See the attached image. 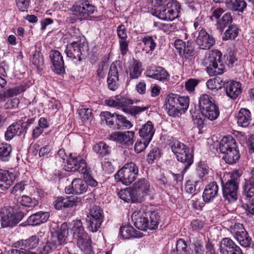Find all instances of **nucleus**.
<instances>
[{"label":"nucleus","mask_w":254,"mask_h":254,"mask_svg":"<svg viewBox=\"0 0 254 254\" xmlns=\"http://www.w3.org/2000/svg\"><path fill=\"white\" fill-rule=\"evenodd\" d=\"M159 218L156 212H145L143 210L135 211L131 216L135 227L141 230H146L147 228L150 230L157 228Z\"/></svg>","instance_id":"obj_1"},{"label":"nucleus","mask_w":254,"mask_h":254,"mask_svg":"<svg viewBox=\"0 0 254 254\" xmlns=\"http://www.w3.org/2000/svg\"><path fill=\"white\" fill-rule=\"evenodd\" d=\"M222 54L218 50L209 51L203 61L207 72L210 76L221 74L223 72L224 65L221 61Z\"/></svg>","instance_id":"obj_2"},{"label":"nucleus","mask_w":254,"mask_h":254,"mask_svg":"<svg viewBox=\"0 0 254 254\" xmlns=\"http://www.w3.org/2000/svg\"><path fill=\"white\" fill-rule=\"evenodd\" d=\"M114 98V99H109L106 100L105 101V104L112 107L117 108H122L124 112L129 114L131 115L135 116L147 109V108L145 107H127L128 105L133 104V102L131 100L123 97L120 95H117Z\"/></svg>","instance_id":"obj_3"},{"label":"nucleus","mask_w":254,"mask_h":254,"mask_svg":"<svg viewBox=\"0 0 254 254\" xmlns=\"http://www.w3.org/2000/svg\"><path fill=\"white\" fill-rule=\"evenodd\" d=\"M199 107L202 115L211 121L216 120L219 115V109L214 100L208 95L202 94L200 96Z\"/></svg>","instance_id":"obj_4"},{"label":"nucleus","mask_w":254,"mask_h":254,"mask_svg":"<svg viewBox=\"0 0 254 254\" xmlns=\"http://www.w3.org/2000/svg\"><path fill=\"white\" fill-rule=\"evenodd\" d=\"M138 174V168L132 162L127 163L118 171L115 175V179L125 185H130L136 178Z\"/></svg>","instance_id":"obj_5"},{"label":"nucleus","mask_w":254,"mask_h":254,"mask_svg":"<svg viewBox=\"0 0 254 254\" xmlns=\"http://www.w3.org/2000/svg\"><path fill=\"white\" fill-rule=\"evenodd\" d=\"M24 216V213L22 212H19L15 214L10 207L1 208L0 211L1 227L3 228L13 227L22 220Z\"/></svg>","instance_id":"obj_6"},{"label":"nucleus","mask_w":254,"mask_h":254,"mask_svg":"<svg viewBox=\"0 0 254 254\" xmlns=\"http://www.w3.org/2000/svg\"><path fill=\"white\" fill-rule=\"evenodd\" d=\"M103 219V212L101 207L96 205L92 206L86 218V222L89 223V229L92 232L97 231Z\"/></svg>","instance_id":"obj_7"},{"label":"nucleus","mask_w":254,"mask_h":254,"mask_svg":"<svg viewBox=\"0 0 254 254\" xmlns=\"http://www.w3.org/2000/svg\"><path fill=\"white\" fill-rule=\"evenodd\" d=\"M72 8L75 15L80 20L88 19L96 12L95 7L87 0H80L79 4L73 6Z\"/></svg>","instance_id":"obj_8"},{"label":"nucleus","mask_w":254,"mask_h":254,"mask_svg":"<svg viewBox=\"0 0 254 254\" xmlns=\"http://www.w3.org/2000/svg\"><path fill=\"white\" fill-rule=\"evenodd\" d=\"M180 6L176 2L169 1L166 7H162L158 13L159 18L164 20L172 21L178 17Z\"/></svg>","instance_id":"obj_9"},{"label":"nucleus","mask_w":254,"mask_h":254,"mask_svg":"<svg viewBox=\"0 0 254 254\" xmlns=\"http://www.w3.org/2000/svg\"><path fill=\"white\" fill-rule=\"evenodd\" d=\"M66 168L68 171H78L81 174H86L87 167L85 161L80 156L72 155L70 154L66 161Z\"/></svg>","instance_id":"obj_10"},{"label":"nucleus","mask_w":254,"mask_h":254,"mask_svg":"<svg viewBox=\"0 0 254 254\" xmlns=\"http://www.w3.org/2000/svg\"><path fill=\"white\" fill-rule=\"evenodd\" d=\"M131 188L137 200H138V202H140L147 195L150 190V185L147 180L141 178L134 183Z\"/></svg>","instance_id":"obj_11"},{"label":"nucleus","mask_w":254,"mask_h":254,"mask_svg":"<svg viewBox=\"0 0 254 254\" xmlns=\"http://www.w3.org/2000/svg\"><path fill=\"white\" fill-rule=\"evenodd\" d=\"M84 44L81 42V40H77L76 41H73L70 44L66 46L65 53L67 57L72 60L78 59L80 61L81 60V55L84 51Z\"/></svg>","instance_id":"obj_12"},{"label":"nucleus","mask_w":254,"mask_h":254,"mask_svg":"<svg viewBox=\"0 0 254 254\" xmlns=\"http://www.w3.org/2000/svg\"><path fill=\"white\" fill-rule=\"evenodd\" d=\"M134 135V133L132 131H127L124 132L115 131L110 135L109 139L120 144L129 146L133 143Z\"/></svg>","instance_id":"obj_13"},{"label":"nucleus","mask_w":254,"mask_h":254,"mask_svg":"<svg viewBox=\"0 0 254 254\" xmlns=\"http://www.w3.org/2000/svg\"><path fill=\"white\" fill-rule=\"evenodd\" d=\"M195 42L201 49H210L215 44V40L212 35H209L204 29L198 32Z\"/></svg>","instance_id":"obj_14"},{"label":"nucleus","mask_w":254,"mask_h":254,"mask_svg":"<svg viewBox=\"0 0 254 254\" xmlns=\"http://www.w3.org/2000/svg\"><path fill=\"white\" fill-rule=\"evenodd\" d=\"M238 182L228 181L222 185L223 195L229 202L234 201L237 199Z\"/></svg>","instance_id":"obj_15"},{"label":"nucleus","mask_w":254,"mask_h":254,"mask_svg":"<svg viewBox=\"0 0 254 254\" xmlns=\"http://www.w3.org/2000/svg\"><path fill=\"white\" fill-rule=\"evenodd\" d=\"M88 186L86 182L81 179H74L71 184L65 188L66 193L80 194L87 190Z\"/></svg>","instance_id":"obj_16"},{"label":"nucleus","mask_w":254,"mask_h":254,"mask_svg":"<svg viewBox=\"0 0 254 254\" xmlns=\"http://www.w3.org/2000/svg\"><path fill=\"white\" fill-rule=\"evenodd\" d=\"M50 57L54 67V71L59 74L64 73V62L61 53L57 50L52 51Z\"/></svg>","instance_id":"obj_17"},{"label":"nucleus","mask_w":254,"mask_h":254,"mask_svg":"<svg viewBox=\"0 0 254 254\" xmlns=\"http://www.w3.org/2000/svg\"><path fill=\"white\" fill-rule=\"evenodd\" d=\"M177 94L170 93L165 100V109L168 115L172 117H176L180 114L181 109L177 106Z\"/></svg>","instance_id":"obj_18"},{"label":"nucleus","mask_w":254,"mask_h":254,"mask_svg":"<svg viewBox=\"0 0 254 254\" xmlns=\"http://www.w3.org/2000/svg\"><path fill=\"white\" fill-rule=\"evenodd\" d=\"M26 125V123L20 122L13 123L10 125L5 133L6 140H10L16 135H20L24 132Z\"/></svg>","instance_id":"obj_19"},{"label":"nucleus","mask_w":254,"mask_h":254,"mask_svg":"<svg viewBox=\"0 0 254 254\" xmlns=\"http://www.w3.org/2000/svg\"><path fill=\"white\" fill-rule=\"evenodd\" d=\"M145 74L147 77L159 81L166 80L169 77L168 72L161 66H152L146 70Z\"/></svg>","instance_id":"obj_20"},{"label":"nucleus","mask_w":254,"mask_h":254,"mask_svg":"<svg viewBox=\"0 0 254 254\" xmlns=\"http://www.w3.org/2000/svg\"><path fill=\"white\" fill-rule=\"evenodd\" d=\"M224 86L227 95L232 99L236 98L241 93V85L239 82L235 81H229L224 82Z\"/></svg>","instance_id":"obj_21"},{"label":"nucleus","mask_w":254,"mask_h":254,"mask_svg":"<svg viewBox=\"0 0 254 254\" xmlns=\"http://www.w3.org/2000/svg\"><path fill=\"white\" fill-rule=\"evenodd\" d=\"M14 175L9 172L0 169V189L2 190H7L13 184Z\"/></svg>","instance_id":"obj_22"},{"label":"nucleus","mask_w":254,"mask_h":254,"mask_svg":"<svg viewBox=\"0 0 254 254\" xmlns=\"http://www.w3.org/2000/svg\"><path fill=\"white\" fill-rule=\"evenodd\" d=\"M118 81L119 71L118 68L114 63H112L110 66L107 79L109 88L113 91L116 90L118 87Z\"/></svg>","instance_id":"obj_23"},{"label":"nucleus","mask_w":254,"mask_h":254,"mask_svg":"<svg viewBox=\"0 0 254 254\" xmlns=\"http://www.w3.org/2000/svg\"><path fill=\"white\" fill-rule=\"evenodd\" d=\"M218 186L215 182L207 185L204 190L202 198L205 202H209L213 200L218 194Z\"/></svg>","instance_id":"obj_24"},{"label":"nucleus","mask_w":254,"mask_h":254,"mask_svg":"<svg viewBox=\"0 0 254 254\" xmlns=\"http://www.w3.org/2000/svg\"><path fill=\"white\" fill-rule=\"evenodd\" d=\"M66 243L65 239H50L43 246L41 254H48L56 249H60L61 246Z\"/></svg>","instance_id":"obj_25"},{"label":"nucleus","mask_w":254,"mask_h":254,"mask_svg":"<svg viewBox=\"0 0 254 254\" xmlns=\"http://www.w3.org/2000/svg\"><path fill=\"white\" fill-rule=\"evenodd\" d=\"M49 216V212L40 211L31 214L28 217L27 223L29 225H38L46 222Z\"/></svg>","instance_id":"obj_26"},{"label":"nucleus","mask_w":254,"mask_h":254,"mask_svg":"<svg viewBox=\"0 0 254 254\" xmlns=\"http://www.w3.org/2000/svg\"><path fill=\"white\" fill-rule=\"evenodd\" d=\"M120 234L123 238H136L143 237V234L140 231L135 230L131 226L128 225L121 227Z\"/></svg>","instance_id":"obj_27"},{"label":"nucleus","mask_w":254,"mask_h":254,"mask_svg":"<svg viewBox=\"0 0 254 254\" xmlns=\"http://www.w3.org/2000/svg\"><path fill=\"white\" fill-rule=\"evenodd\" d=\"M250 177L246 180L243 187L244 194L250 198L254 200V168L250 173Z\"/></svg>","instance_id":"obj_28"},{"label":"nucleus","mask_w":254,"mask_h":254,"mask_svg":"<svg viewBox=\"0 0 254 254\" xmlns=\"http://www.w3.org/2000/svg\"><path fill=\"white\" fill-rule=\"evenodd\" d=\"M236 147L237 142L231 136L223 137L219 143V149L223 154Z\"/></svg>","instance_id":"obj_29"},{"label":"nucleus","mask_w":254,"mask_h":254,"mask_svg":"<svg viewBox=\"0 0 254 254\" xmlns=\"http://www.w3.org/2000/svg\"><path fill=\"white\" fill-rule=\"evenodd\" d=\"M237 123L239 126L243 127H248L251 121V114L249 110L242 108L236 116Z\"/></svg>","instance_id":"obj_30"},{"label":"nucleus","mask_w":254,"mask_h":254,"mask_svg":"<svg viewBox=\"0 0 254 254\" xmlns=\"http://www.w3.org/2000/svg\"><path fill=\"white\" fill-rule=\"evenodd\" d=\"M155 132L154 126L150 121H148L142 126L139 129V133L142 139L150 142Z\"/></svg>","instance_id":"obj_31"},{"label":"nucleus","mask_w":254,"mask_h":254,"mask_svg":"<svg viewBox=\"0 0 254 254\" xmlns=\"http://www.w3.org/2000/svg\"><path fill=\"white\" fill-rule=\"evenodd\" d=\"M247 4L244 0H229L226 7L230 10L243 12Z\"/></svg>","instance_id":"obj_32"},{"label":"nucleus","mask_w":254,"mask_h":254,"mask_svg":"<svg viewBox=\"0 0 254 254\" xmlns=\"http://www.w3.org/2000/svg\"><path fill=\"white\" fill-rule=\"evenodd\" d=\"M176 158L178 161L182 163L184 165L183 172L186 171L193 162V156L190 152V149L186 152L180 154Z\"/></svg>","instance_id":"obj_33"},{"label":"nucleus","mask_w":254,"mask_h":254,"mask_svg":"<svg viewBox=\"0 0 254 254\" xmlns=\"http://www.w3.org/2000/svg\"><path fill=\"white\" fill-rule=\"evenodd\" d=\"M240 154L237 147L223 154V159L226 163L233 164L240 159Z\"/></svg>","instance_id":"obj_34"},{"label":"nucleus","mask_w":254,"mask_h":254,"mask_svg":"<svg viewBox=\"0 0 254 254\" xmlns=\"http://www.w3.org/2000/svg\"><path fill=\"white\" fill-rule=\"evenodd\" d=\"M71 237L73 238H84L87 237V233L84 232L81 220H77L70 230Z\"/></svg>","instance_id":"obj_35"},{"label":"nucleus","mask_w":254,"mask_h":254,"mask_svg":"<svg viewBox=\"0 0 254 254\" xmlns=\"http://www.w3.org/2000/svg\"><path fill=\"white\" fill-rule=\"evenodd\" d=\"M94 151L100 157L105 156L111 152V147L105 142L101 141L93 147Z\"/></svg>","instance_id":"obj_36"},{"label":"nucleus","mask_w":254,"mask_h":254,"mask_svg":"<svg viewBox=\"0 0 254 254\" xmlns=\"http://www.w3.org/2000/svg\"><path fill=\"white\" fill-rule=\"evenodd\" d=\"M121 199L126 202H138L134 194L132 188H127L124 190H121L118 193Z\"/></svg>","instance_id":"obj_37"},{"label":"nucleus","mask_w":254,"mask_h":254,"mask_svg":"<svg viewBox=\"0 0 254 254\" xmlns=\"http://www.w3.org/2000/svg\"><path fill=\"white\" fill-rule=\"evenodd\" d=\"M77 245L80 250L87 254L93 253L91 239H78Z\"/></svg>","instance_id":"obj_38"},{"label":"nucleus","mask_w":254,"mask_h":254,"mask_svg":"<svg viewBox=\"0 0 254 254\" xmlns=\"http://www.w3.org/2000/svg\"><path fill=\"white\" fill-rule=\"evenodd\" d=\"M53 237H57V238H67L71 237L70 232L69 233L66 223H64L62 224L60 229L57 231L54 230L51 232Z\"/></svg>","instance_id":"obj_39"},{"label":"nucleus","mask_w":254,"mask_h":254,"mask_svg":"<svg viewBox=\"0 0 254 254\" xmlns=\"http://www.w3.org/2000/svg\"><path fill=\"white\" fill-rule=\"evenodd\" d=\"M233 21L231 14L229 12L224 14L222 17L218 20L216 26L217 28L223 30L226 26L230 24Z\"/></svg>","instance_id":"obj_40"},{"label":"nucleus","mask_w":254,"mask_h":254,"mask_svg":"<svg viewBox=\"0 0 254 254\" xmlns=\"http://www.w3.org/2000/svg\"><path fill=\"white\" fill-rule=\"evenodd\" d=\"M177 106L179 109H181L180 111V114L184 113L188 109L189 105V98L187 96H181L177 94Z\"/></svg>","instance_id":"obj_41"},{"label":"nucleus","mask_w":254,"mask_h":254,"mask_svg":"<svg viewBox=\"0 0 254 254\" xmlns=\"http://www.w3.org/2000/svg\"><path fill=\"white\" fill-rule=\"evenodd\" d=\"M11 147L10 145L6 143H0V159L3 161L9 160Z\"/></svg>","instance_id":"obj_42"},{"label":"nucleus","mask_w":254,"mask_h":254,"mask_svg":"<svg viewBox=\"0 0 254 254\" xmlns=\"http://www.w3.org/2000/svg\"><path fill=\"white\" fill-rule=\"evenodd\" d=\"M189 149L184 143L179 141H175L171 145V149L174 153L176 155V157L182 153H185Z\"/></svg>","instance_id":"obj_43"},{"label":"nucleus","mask_w":254,"mask_h":254,"mask_svg":"<svg viewBox=\"0 0 254 254\" xmlns=\"http://www.w3.org/2000/svg\"><path fill=\"white\" fill-rule=\"evenodd\" d=\"M239 29L237 26L232 25L229 26L224 33L223 39L224 40H228L230 39H234L238 35Z\"/></svg>","instance_id":"obj_44"},{"label":"nucleus","mask_w":254,"mask_h":254,"mask_svg":"<svg viewBox=\"0 0 254 254\" xmlns=\"http://www.w3.org/2000/svg\"><path fill=\"white\" fill-rule=\"evenodd\" d=\"M141 64L135 60L129 67V76L131 79L138 78L141 74Z\"/></svg>","instance_id":"obj_45"},{"label":"nucleus","mask_w":254,"mask_h":254,"mask_svg":"<svg viewBox=\"0 0 254 254\" xmlns=\"http://www.w3.org/2000/svg\"><path fill=\"white\" fill-rule=\"evenodd\" d=\"M238 247L232 239H222L220 243V249L222 254V252L224 251L228 252Z\"/></svg>","instance_id":"obj_46"},{"label":"nucleus","mask_w":254,"mask_h":254,"mask_svg":"<svg viewBox=\"0 0 254 254\" xmlns=\"http://www.w3.org/2000/svg\"><path fill=\"white\" fill-rule=\"evenodd\" d=\"M27 88V86L25 85H20L18 86L13 87L9 88L5 91V94L7 96V98H9L16 96L21 92L25 91Z\"/></svg>","instance_id":"obj_47"},{"label":"nucleus","mask_w":254,"mask_h":254,"mask_svg":"<svg viewBox=\"0 0 254 254\" xmlns=\"http://www.w3.org/2000/svg\"><path fill=\"white\" fill-rule=\"evenodd\" d=\"M206 84L208 88L213 90L215 89H221L223 83L220 77H216L209 79Z\"/></svg>","instance_id":"obj_48"},{"label":"nucleus","mask_w":254,"mask_h":254,"mask_svg":"<svg viewBox=\"0 0 254 254\" xmlns=\"http://www.w3.org/2000/svg\"><path fill=\"white\" fill-rule=\"evenodd\" d=\"M18 202L22 205L27 207H33L37 204V201L35 199H32L28 196L23 195L18 197Z\"/></svg>","instance_id":"obj_49"},{"label":"nucleus","mask_w":254,"mask_h":254,"mask_svg":"<svg viewBox=\"0 0 254 254\" xmlns=\"http://www.w3.org/2000/svg\"><path fill=\"white\" fill-rule=\"evenodd\" d=\"M194 55V49L191 43L188 42L187 44L184 47L183 50L180 55L183 58L186 59L193 56Z\"/></svg>","instance_id":"obj_50"},{"label":"nucleus","mask_w":254,"mask_h":254,"mask_svg":"<svg viewBox=\"0 0 254 254\" xmlns=\"http://www.w3.org/2000/svg\"><path fill=\"white\" fill-rule=\"evenodd\" d=\"M118 124L117 126V129H123L124 127L126 128H130L132 127V125L131 123L127 120L126 118L118 114Z\"/></svg>","instance_id":"obj_51"},{"label":"nucleus","mask_w":254,"mask_h":254,"mask_svg":"<svg viewBox=\"0 0 254 254\" xmlns=\"http://www.w3.org/2000/svg\"><path fill=\"white\" fill-rule=\"evenodd\" d=\"M116 113L112 114L109 112H102L100 114V117L102 121H105L107 125L111 127V125H116L114 124L113 120L115 119V115Z\"/></svg>","instance_id":"obj_52"},{"label":"nucleus","mask_w":254,"mask_h":254,"mask_svg":"<svg viewBox=\"0 0 254 254\" xmlns=\"http://www.w3.org/2000/svg\"><path fill=\"white\" fill-rule=\"evenodd\" d=\"M150 141L141 139L140 140H137L134 145V151L137 153H139L143 151L147 145L149 144Z\"/></svg>","instance_id":"obj_53"},{"label":"nucleus","mask_w":254,"mask_h":254,"mask_svg":"<svg viewBox=\"0 0 254 254\" xmlns=\"http://www.w3.org/2000/svg\"><path fill=\"white\" fill-rule=\"evenodd\" d=\"M142 42L146 47L149 48L151 51H153L156 47V43L155 42L153 36L144 37L142 38Z\"/></svg>","instance_id":"obj_54"},{"label":"nucleus","mask_w":254,"mask_h":254,"mask_svg":"<svg viewBox=\"0 0 254 254\" xmlns=\"http://www.w3.org/2000/svg\"><path fill=\"white\" fill-rule=\"evenodd\" d=\"M78 114L82 122H85L91 117L92 111L89 108H82L78 110Z\"/></svg>","instance_id":"obj_55"},{"label":"nucleus","mask_w":254,"mask_h":254,"mask_svg":"<svg viewBox=\"0 0 254 254\" xmlns=\"http://www.w3.org/2000/svg\"><path fill=\"white\" fill-rule=\"evenodd\" d=\"M78 202V198L74 196L64 197V208H69L75 206Z\"/></svg>","instance_id":"obj_56"},{"label":"nucleus","mask_w":254,"mask_h":254,"mask_svg":"<svg viewBox=\"0 0 254 254\" xmlns=\"http://www.w3.org/2000/svg\"><path fill=\"white\" fill-rule=\"evenodd\" d=\"M239 228V230L235 228L232 232L235 234V238H248V233L244 229L242 225L238 226Z\"/></svg>","instance_id":"obj_57"},{"label":"nucleus","mask_w":254,"mask_h":254,"mask_svg":"<svg viewBox=\"0 0 254 254\" xmlns=\"http://www.w3.org/2000/svg\"><path fill=\"white\" fill-rule=\"evenodd\" d=\"M160 156V151L158 148H154L150 151L148 155V160L149 163H152L154 160Z\"/></svg>","instance_id":"obj_58"},{"label":"nucleus","mask_w":254,"mask_h":254,"mask_svg":"<svg viewBox=\"0 0 254 254\" xmlns=\"http://www.w3.org/2000/svg\"><path fill=\"white\" fill-rule=\"evenodd\" d=\"M117 32L120 40H126L127 38V29L124 25H120L117 27Z\"/></svg>","instance_id":"obj_59"},{"label":"nucleus","mask_w":254,"mask_h":254,"mask_svg":"<svg viewBox=\"0 0 254 254\" xmlns=\"http://www.w3.org/2000/svg\"><path fill=\"white\" fill-rule=\"evenodd\" d=\"M198 80L194 79H190L185 83L186 89L189 92H192L194 90V88L198 84Z\"/></svg>","instance_id":"obj_60"},{"label":"nucleus","mask_w":254,"mask_h":254,"mask_svg":"<svg viewBox=\"0 0 254 254\" xmlns=\"http://www.w3.org/2000/svg\"><path fill=\"white\" fill-rule=\"evenodd\" d=\"M83 174L84 178L86 180L85 182L87 186L89 185L91 187H94L97 185L98 183L89 174L88 169L87 170V172H86V174Z\"/></svg>","instance_id":"obj_61"},{"label":"nucleus","mask_w":254,"mask_h":254,"mask_svg":"<svg viewBox=\"0 0 254 254\" xmlns=\"http://www.w3.org/2000/svg\"><path fill=\"white\" fill-rule=\"evenodd\" d=\"M25 189V184L23 182L17 183L12 188L11 193L17 195L18 193L22 192Z\"/></svg>","instance_id":"obj_62"},{"label":"nucleus","mask_w":254,"mask_h":254,"mask_svg":"<svg viewBox=\"0 0 254 254\" xmlns=\"http://www.w3.org/2000/svg\"><path fill=\"white\" fill-rule=\"evenodd\" d=\"M30 0H16V4L19 9L24 11L29 5Z\"/></svg>","instance_id":"obj_63"},{"label":"nucleus","mask_w":254,"mask_h":254,"mask_svg":"<svg viewBox=\"0 0 254 254\" xmlns=\"http://www.w3.org/2000/svg\"><path fill=\"white\" fill-rule=\"evenodd\" d=\"M176 249L177 252H181L187 249L186 242L184 239H179L177 242Z\"/></svg>","instance_id":"obj_64"}]
</instances>
